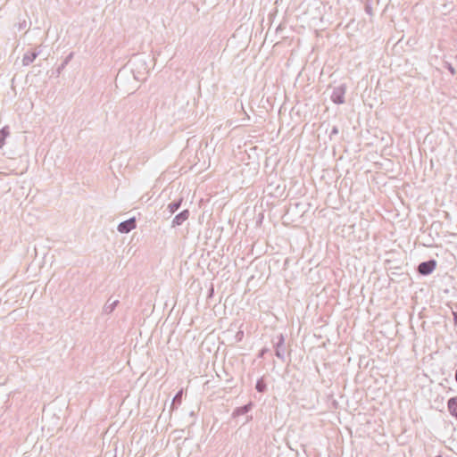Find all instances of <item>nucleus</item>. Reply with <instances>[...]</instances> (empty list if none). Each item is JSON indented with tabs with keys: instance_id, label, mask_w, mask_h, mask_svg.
Returning a JSON list of instances; mask_svg holds the SVG:
<instances>
[{
	"instance_id": "nucleus-16",
	"label": "nucleus",
	"mask_w": 457,
	"mask_h": 457,
	"mask_svg": "<svg viewBox=\"0 0 457 457\" xmlns=\"http://www.w3.org/2000/svg\"><path fill=\"white\" fill-rule=\"evenodd\" d=\"M338 134L337 127L334 126L329 133V137L332 138L334 136Z\"/></svg>"
},
{
	"instance_id": "nucleus-7",
	"label": "nucleus",
	"mask_w": 457,
	"mask_h": 457,
	"mask_svg": "<svg viewBox=\"0 0 457 457\" xmlns=\"http://www.w3.org/2000/svg\"><path fill=\"white\" fill-rule=\"evenodd\" d=\"M38 55V53L37 52H35V51H32V52H27L24 55H23V58H22V64L24 66H28L29 65L30 63H32L35 59L37 57Z\"/></svg>"
},
{
	"instance_id": "nucleus-2",
	"label": "nucleus",
	"mask_w": 457,
	"mask_h": 457,
	"mask_svg": "<svg viewBox=\"0 0 457 457\" xmlns=\"http://www.w3.org/2000/svg\"><path fill=\"white\" fill-rule=\"evenodd\" d=\"M345 86L340 85L338 87H336L333 88L332 94H331V100L333 103L341 104L345 103Z\"/></svg>"
},
{
	"instance_id": "nucleus-19",
	"label": "nucleus",
	"mask_w": 457,
	"mask_h": 457,
	"mask_svg": "<svg viewBox=\"0 0 457 457\" xmlns=\"http://www.w3.org/2000/svg\"><path fill=\"white\" fill-rule=\"evenodd\" d=\"M243 336H244V332H243V331H238V332L237 333V340H238V341H240V340L242 339Z\"/></svg>"
},
{
	"instance_id": "nucleus-10",
	"label": "nucleus",
	"mask_w": 457,
	"mask_h": 457,
	"mask_svg": "<svg viewBox=\"0 0 457 457\" xmlns=\"http://www.w3.org/2000/svg\"><path fill=\"white\" fill-rule=\"evenodd\" d=\"M251 408H252V403H248L244 406L237 407L234 410L233 416L237 417L240 415H244V414L247 413L251 410Z\"/></svg>"
},
{
	"instance_id": "nucleus-8",
	"label": "nucleus",
	"mask_w": 457,
	"mask_h": 457,
	"mask_svg": "<svg viewBox=\"0 0 457 457\" xmlns=\"http://www.w3.org/2000/svg\"><path fill=\"white\" fill-rule=\"evenodd\" d=\"M447 405L449 412L457 419V396L450 398Z\"/></svg>"
},
{
	"instance_id": "nucleus-20",
	"label": "nucleus",
	"mask_w": 457,
	"mask_h": 457,
	"mask_svg": "<svg viewBox=\"0 0 457 457\" xmlns=\"http://www.w3.org/2000/svg\"><path fill=\"white\" fill-rule=\"evenodd\" d=\"M453 316H454V323L457 325V313L454 312Z\"/></svg>"
},
{
	"instance_id": "nucleus-15",
	"label": "nucleus",
	"mask_w": 457,
	"mask_h": 457,
	"mask_svg": "<svg viewBox=\"0 0 457 457\" xmlns=\"http://www.w3.org/2000/svg\"><path fill=\"white\" fill-rule=\"evenodd\" d=\"M182 394H183L182 390L178 392L177 395L173 398V402L180 403L181 402V398H182Z\"/></svg>"
},
{
	"instance_id": "nucleus-4",
	"label": "nucleus",
	"mask_w": 457,
	"mask_h": 457,
	"mask_svg": "<svg viewBox=\"0 0 457 457\" xmlns=\"http://www.w3.org/2000/svg\"><path fill=\"white\" fill-rule=\"evenodd\" d=\"M277 338H278V341L276 342V345H275V354L278 359L284 361L285 360V353H286V349H285V345H284L285 339H284V337L282 334L278 336Z\"/></svg>"
},
{
	"instance_id": "nucleus-9",
	"label": "nucleus",
	"mask_w": 457,
	"mask_h": 457,
	"mask_svg": "<svg viewBox=\"0 0 457 457\" xmlns=\"http://www.w3.org/2000/svg\"><path fill=\"white\" fill-rule=\"evenodd\" d=\"M119 301L118 300H114V301H111V299H109L106 303L104 304V308H103V312L105 313V314H110L111 312H113V310L116 308L117 304H118Z\"/></svg>"
},
{
	"instance_id": "nucleus-21",
	"label": "nucleus",
	"mask_w": 457,
	"mask_h": 457,
	"mask_svg": "<svg viewBox=\"0 0 457 457\" xmlns=\"http://www.w3.org/2000/svg\"><path fill=\"white\" fill-rule=\"evenodd\" d=\"M265 351H266V350H265V349H263V350L261 352L260 356H262V355L264 354V352H265Z\"/></svg>"
},
{
	"instance_id": "nucleus-13",
	"label": "nucleus",
	"mask_w": 457,
	"mask_h": 457,
	"mask_svg": "<svg viewBox=\"0 0 457 457\" xmlns=\"http://www.w3.org/2000/svg\"><path fill=\"white\" fill-rule=\"evenodd\" d=\"M255 388L260 393L265 392L267 386H266V384H265V382H264V380L262 378H260V379L257 380V383L255 385Z\"/></svg>"
},
{
	"instance_id": "nucleus-14",
	"label": "nucleus",
	"mask_w": 457,
	"mask_h": 457,
	"mask_svg": "<svg viewBox=\"0 0 457 457\" xmlns=\"http://www.w3.org/2000/svg\"><path fill=\"white\" fill-rule=\"evenodd\" d=\"M73 57V53H71L63 61V62L61 64V66L57 69V72L60 73L62 69L70 62V61Z\"/></svg>"
},
{
	"instance_id": "nucleus-5",
	"label": "nucleus",
	"mask_w": 457,
	"mask_h": 457,
	"mask_svg": "<svg viewBox=\"0 0 457 457\" xmlns=\"http://www.w3.org/2000/svg\"><path fill=\"white\" fill-rule=\"evenodd\" d=\"M136 219L130 218L118 225V231L120 233H129L136 228Z\"/></svg>"
},
{
	"instance_id": "nucleus-6",
	"label": "nucleus",
	"mask_w": 457,
	"mask_h": 457,
	"mask_svg": "<svg viewBox=\"0 0 457 457\" xmlns=\"http://www.w3.org/2000/svg\"><path fill=\"white\" fill-rule=\"evenodd\" d=\"M189 217V211L184 210L177 214L171 222V227H177L182 225Z\"/></svg>"
},
{
	"instance_id": "nucleus-17",
	"label": "nucleus",
	"mask_w": 457,
	"mask_h": 457,
	"mask_svg": "<svg viewBox=\"0 0 457 457\" xmlns=\"http://www.w3.org/2000/svg\"><path fill=\"white\" fill-rule=\"evenodd\" d=\"M446 68L448 69L452 75H454L456 73L455 69L452 66V64L446 62Z\"/></svg>"
},
{
	"instance_id": "nucleus-3",
	"label": "nucleus",
	"mask_w": 457,
	"mask_h": 457,
	"mask_svg": "<svg viewBox=\"0 0 457 457\" xmlns=\"http://www.w3.org/2000/svg\"><path fill=\"white\" fill-rule=\"evenodd\" d=\"M436 262L435 260L422 262L418 267V270L421 275H429L435 270Z\"/></svg>"
},
{
	"instance_id": "nucleus-11",
	"label": "nucleus",
	"mask_w": 457,
	"mask_h": 457,
	"mask_svg": "<svg viewBox=\"0 0 457 457\" xmlns=\"http://www.w3.org/2000/svg\"><path fill=\"white\" fill-rule=\"evenodd\" d=\"M9 134H10V132H9L8 127H4L0 130V148H2L4 145L5 139L9 136Z\"/></svg>"
},
{
	"instance_id": "nucleus-1",
	"label": "nucleus",
	"mask_w": 457,
	"mask_h": 457,
	"mask_svg": "<svg viewBox=\"0 0 457 457\" xmlns=\"http://www.w3.org/2000/svg\"><path fill=\"white\" fill-rule=\"evenodd\" d=\"M131 71L136 79H139V76L147 72L148 67L145 60L140 55H135L129 62Z\"/></svg>"
},
{
	"instance_id": "nucleus-12",
	"label": "nucleus",
	"mask_w": 457,
	"mask_h": 457,
	"mask_svg": "<svg viewBox=\"0 0 457 457\" xmlns=\"http://www.w3.org/2000/svg\"><path fill=\"white\" fill-rule=\"evenodd\" d=\"M181 203H182V199L180 198L179 200H177V201H174V202L169 204L167 208H168L170 213L172 214L175 212H177L179 209Z\"/></svg>"
},
{
	"instance_id": "nucleus-18",
	"label": "nucleus",
	"mask_w": 457,
	"mask_h": 457,
	"mask_svg": "<svg viewBox=\"0 0 457 457\" xmlns=\"http://www.w3.org/2000/svg\"><path fill=\"white\" fill-rule=\"evenodd\" d=\"M365 11H366V12H367V13L371 14V13H372V8H371V6H370V5H369V4H367V5L365 6Z\"/></svg>"
},
{
	"instance_id": "nucleus-23",
	"label": "nucleus",
	"mask_w": 457,
	"mask_h": 457,
	"mask_svg": "<svg viewBox=\"0 0 457 457\" xmlns=\"http://www.w3.org/2000/svg\"><path fill=\"white\" fill-rule=\"evenodd\" d=\"M436 457H442V456H441V455H437V456H436Z\"/></svg>"
},
{
	"instance_id": "nucleus-22",
	"label": "nucleus",
	"mask_w": 457,
	"mask_h": 457,
	"mask_svg": "<svg viewBox=\"0 0 457 457\" xmlns=\"http://www.w3.org/2000/svg\"><path fill=\"white\" fill-rule=\"evenodd\" d=\"M455 379L457 381V369H456V371H455Z\"/></svg>"
}]
</instances>
